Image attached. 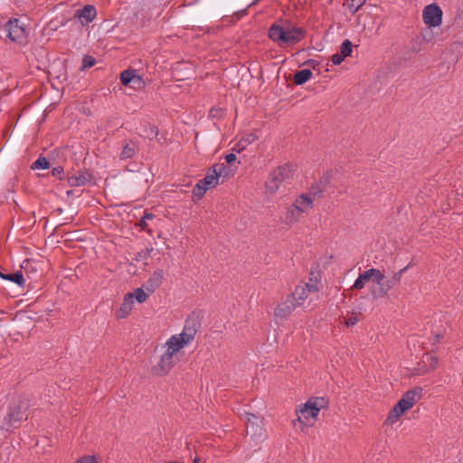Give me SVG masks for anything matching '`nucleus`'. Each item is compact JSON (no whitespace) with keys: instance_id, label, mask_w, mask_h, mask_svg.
<instances>
[{"instance_id":"1","label":"nucleus","mask_w":463,"mask_h":463,"mask_svg":"<svg viewBox=\"0 0 463 463\" xmlns=\"http://www.w3.org/2000/svg\"><path fill=\"white\" fill-rule=\"evenodd\" d=\"M33 406L32 400L28 395H23L14 399L8 405L7 412L4 417L0 428L11 430L21 426L24 420L29 416L30 408Z\"/></svg>"},{"instance_id":"2","label":"nucleus","mask_w":463,"mask_h":463,"mask_svg":"<svg viewBox=\"0 0 463 463\" xmlns=\"http://www.w3.org/2000/svg\"><path fill=\"white\" fill-rule=\"evenodd\" d=\"M306 34V31L286 20L283 24H273L269 29V37L275 43L293 45L299 43Z\"/></svg>"},{"instance_id":"3","label":"nucleus","mask_w":463,"mask_h":463,"mask_svg":"<svg viewBox=\"0 0 463 463\" xmlns=\"http://www.w3.org/2000/svg\"><path fill=\"white\" fill-rule=\"evenodd\" d=\"M0 38L22 43L26 41L27 31L19 19H10L0 27Z\"/></svg>"},{"instance_id":"4","label":"nucleus","mask_w":463,"mask_h":463,"mask_svg":"<svg viewBox=\"0 0 463 463\" xmlns=\"http://www.w3.org/2000/svg\"><path fill=\"white\" fill-rule=\"evenodd\" d=\"M293 175L292 166L288 164H285L274 169L269 175L266 181L265 186L267 192L269 194H275L279 188L280 184L290 179Z\"/></svg>"},{"instance_id":"5","label":"nucleus","mask_w":463,"mask_h":463,"mask_svg":"<svg viewBox=\"0 0 463 463\" xmlns=\"http://www.w3.org/2000/svg\"><path fill=\"white\" fill-rule=\"evenodd\" d=\"M219 184L218 175L210 168L202 180H200L193 189V196L196 199H201L206 191L211 188H214Z\"/></svg>"},{"instance_id":"6","label":"nucleus","mask_w":463,"mask_h":463,"mask_svg":"<svg viewBox=\"0 0 463 463\" xmlns=\"http://www.w3.org/2000/svg\"><path fill=\"white\" fill-rule=\"evenodd\" d=\"M422 18L428 26H439L442 21V11L436 4H430L423 9Z\"/></svg>"},{"instance_id":"7","label":"nucleus","mask_w":463,"mask_h":463,"mask_svg":"<svg viewBox=\"0 0 463 463\" xmlns=\"http://www.w3.org/2000/svg\"><path fill=\"white\" fill-rule=\"evenodd\" d=\"M200 326V323L194 318H188L185 320V324L182 333L179 335L189 344L194 339Z\"/></svg>"},{"instance_id":"8","label":"nucleus","mask_w":463,"mask_h":463,"mask_svg":"<svg viewBox=\"0 0 463 463\" xmlns=\"http://www.w3.org/2000/svg\"><path fill=\"white\" fill-rule=\"evenodd\" d=\"M296 307L297 304L294 303V299L288 296L285 301L277 306L274 315L277 317L287 318Z\"/></svg>"},{"instance_id":"9","label":"nucleus","mask_w":463,"mask_h":463,"mask_svg":"<svg viewBox=\"0 0 463 463\" xmlns=\"http://www.w3.org/2000/svg\"><path fill=\"white\" fill-rule=\"evenodd\" d=\"M163 279V269H156L145 282L143 288H145L148 293L152 294L156 291V289H157L161 286Z\"/></svg>"},{"instance_id":"10","label":"nucleus","mask_w":463,"mask_h":463,"mask_svg":"<svg viewBox=\"0 0 463 463\" xmlns=\"http://www.w3.org/2000/svg\"><path fill=\"white\" fill-rule=\"evenodd\" d=\"M174 354L165 351L160 357V361L156 368L158 374H167L174 366Z\"/></svg>"},{"instance_id":"11","label":"nucleus","mask_w":463,"mask_h":463,"mask_svg":"<svg viewBox=\"0 0 463 463\" xmlns=\"http://www.w3.org/2000/svg\"><path fill=\"white\" fill-rule=\"evenodd\" d=\"M315 290V287L309 284H306V286H297L294 292L289 297L294 299V303H296L298 307L303 303L311 291Z\"/></svg>"},{"instance_id":"12","label":"nucleus","mask_w":463,"mask_h":463,"mask_svg":"<svg viewBox=\"0 0 463 463\" xmlns=\"http://www.w3.org/2000/svg\"><path fill=\"white\" fill-rule=\"evenodd\" d=\"M373 283L376 284L375 287H373L371 288V295L373 299H379V298H384L390 291L389 285L387 283H385V276L383 272H382V278L379 279V281L374 280Z\"/></svg>"},{"instance_id":"13","label":"nucleus","mask_w":463,"mask_h":463,"mask_svg":"<svg viewBox=\"0 0 463 463\" xmlns=\"http://www.w3.org/2000/svg\"><path fill=\"white\" fill-rule=\"evenodd\" d=\"M96 15V8L91 5L83 6V8L77 10L75 14V16L80 20L81 24L92 22Z\"/></svg>"},{"instance_id":"14","label":"nucleus","mask_w":463,"mask_h":463,"mask_svg":"<svg viewBox=\"0 0 463 463\" xmlns=\"http://www.w3.org/2000/svg\"><path fill=\"white\" fill-rule=\"evenodd\" d=\"M326 405V402L323 397H316L309 399L306 402V410H310L311 417L316 419L318 415V412L322 408Z\"/></svg>"},{"instance_id":"15","label":"nucleus","mask_w":463,"mask_h":463,"mask_svg":"<svg viewBox=\"0 0 463 463\" xmlns=\"http://www.w3.org/2000/svg\"><path fill=\"white\" fill-rule=\"evenodd\" d=\"M188 343L178 334L172 335L166 342L167 352L175 354Z\"/></svg>"},{"instance_id":"16","label":"nucleus","mask_w":463,"mask_h":463,"mask_svg":"<svg viewBox=\"0 0 463 463\" xmlns=\"http://www.w3.org/2000/svg\"><path fill=\"white\" fill-rule=\"evenodd\" d=\"M133 304L132 296L130 293H127L120 308L117 312L118 317L124 318L128 317L133 308Z\"/></svg>"},{"instance_id":"17","label":"nucleus","mask_w":463,"mask_h":463,"mask_svg":"<svg viewBox=\"0 0 463 463\" xmlns=\"http://www.w3.org/2000/svg\"><path fill=\"white\" fill-rule=\"evenodd\" d=\"M293 206L298 207L301 213H306L313 207V199L309 195L302 194L295 201Z\"/></svg>"},{"instance_id":"18","label":"nucleus","mask_w":463,"mask_h":463,"mask_svg":"<svg viewBox=\"0 0 463 463\" xmlns=\"http://www.w3.org/2000/svg\"><path fill=\"white\" fill-rule=\"evenodd\" d=\"M422 388L415 387L411 390L407 391L402 397L407 401L410 406L412 408L413 405L421 398Z\"/></svg>"},{"instance_id":"19","label":"nucleus","mask_w":463,"mask_h":463,"mask_svg":"<svg viewBox=\"0 0 463 463\" xmlns=\"http://www.w3.org/2000/svg\"><path fill=\"white\" fill-rule=\"evenodd\" d=\"M301 213L298 210V207L293 206V204L288 208L283 222L286 224H292L297 222L299 220Z\"/></svg>"},{"instance_id":"20","label":"nucleus","mask_w":463,"mask_h":463,"mask_svg":"<svg viewBox=\"0 0 463 463\" xmlns=\"http://www.w3.org/2000/svg\"><path fill=\"white\" fill-rule=\"evenodd\" d=\"M137 151V147L134 142H132V141L127 142L125 144V146H123L122 151L120 153V159H122V160L130 159V158L134 157Z\"/></svg>"},{"instance_id":"21","label":"nucleus","mask_w":463,"mask_h":463,"mask_svg":"<svg viewBox=\"0 0 463 463\" xmlns=\"http://www.w3.org/2000/svg\"><path fill=\"white\" fill-rule=\"evenodd\" d=\"M312 71L308 69H303L294 74L293 81L296 85L306 83L312 77Z\"/></svg>"},{"instance_id":"22","label":"nucleus","mask_w":463,"mask_h":463,"mask_svg":"<svg viewBox=\"0 0 463 463\" xmlns=\"http://www.w3.org/2000/svg\"><path fill=\"white\" fill-rule=\"evenodd\" d=\"M359 276L364 282L369 280H372L373 282L374 280L379 281V279L382 278V271L380 269L371 268L365 270L364 273L360 274Z\"/></svg>"},{"instance_id":"23","label":"nucleus","mask_w":463,"mask_h":463,"mask_svg":"<svg viewBox=\"0 0 463 463\" xmlns=\"http://www.w3.org/2000/svg\"><path fill=\"white\" fill-rule=\"evenodd\" d=\"M35 262L31 260H24L21 265L23 273L26 275L28 279H33V275L36 273L37 269L34 267Z\"/></svg>"},{"instance_id":"24","label":"nucleus","mask_w":463,"mask_h":463,"mask_svg":"<svg viewBox=\"0 0 463 463\" xmlns=\"http://www.w3.org/2000/svg\"><path fill=\"white\" fill-rule=\"evenodd\" d=\"M4 279L12 281L20 287H24L25 283L24 275L22 270L16 271L12 274H7L6 276L4 277Z\"/></svg>"},{"instance_id":"25","label":"nucleus","mask_w":463,"mask_h":463,"mask_svg":"<svg viewBox=\"0 0 463 463\" xmlns=\"http://www.w3.org/2000/svg\"><path fill=\"white\" fill-rule=\"evenodd\" d=\"M212 168L218 175V179H220V177H228L232 174L231 167L223 163L216 164Z\"/></svg>"},{"instance_id":"26","label":"nucleus","mask_w":463,"mask_h":463,"mask_svg":"<svg viewBox=\"0 0 463 463\" xmlns=\"http://www.w3.org/2000/svg\"><path fill=\"white\" fill-rule=\"evenodd\" d=\"M297 412L299 414L298 415V418L292 421L295 427H297V423L303 424L302 419H305L307 420H308L309 419H313L311 417L310 410H306V403L303 405L302 408L297 411Z\"/></svg>"},{"instance_id":"27","label":"nucleus","mask_w":463,"mask_h":463,"mask_svg":"<svg viewBox=\"0 0 463 463\" xmlns=\"http://www.w3.org/2000/svg\"><path fill=\"white\" fill-rule=\"evenodd\" d=\"M159 135L158 128L154 125H145L143 129V136L148 139H153Z\"/></svg>"},{"instance_id":"28","label":"nucleus","mask_w":463,"mask_h":463,"mask_svg":"<svg viewBox=\"0 0 463 463\" xmlns=\"http://www.w3.org/2000/svg\"><path fill=\"white\" fill-rule=\"evenodd\" d=\"M88 182L85 175H72L68 178V183L71 186H82Z\"/></svg>"},{"instance_id":"29","label":"nucleus","mask_w":463,"mask_h":463,"mask_svg":"<svg viewBox=\"0 0 463 463\" xmlns=\"http://www.w3.org/2000/svg\"><path fill=\"white\" fill-rule=\"evenodd\" d=\"M136 71L132 69L125 70L120 73L121 83L125 86L129 85L133 80Z\"/></svg>"},{"instance_id":"30","label":"nucleus","mask_w":463,"mask_h":463,"mask_svg":"<svg viewBox=\"0 0 463 463\" xmlns=\"http://www.w3.org/2000/svg\"><path fill=\"white\" fill-rule=\"evenodd\" d=\"M129 293L132 296V300L136 299L138 303H144L148 298V294L144 291L143 288H138L134 293Z\"/></svg>"},{"instance_id":"31","label":"nucleus","mask_w":463,"mask_h":463,"mask_svg":"<svg viewBox=\"0 0 463 463\" xmlns=\"http://www.w3.org/2000/svg\"><path fill=\"white\" fill-rule=\"evenodd\" d=\"M353 50V44L350 40L345 39L340 45L341 56L345 58L351 55Z\"/></svg>"},{"instance_id":"32","label":"nucleus","mask_w":463,"mask_h":463,"mask_svg":"<svg viewBox=\"0 0 463 463\" xmlns=\"http://www.w3.org/2000/svg\"><path fill=\"white\" fill-rule=\"evenodd\" d=\"M330 182V176L326 174L324 175L318 184L321 185V187L317 191H313V196L320 195L327 187V184Z\"/></svg>"},{"instance_id":"33","label":"nucleus","mask_w":463,"mask_h":463,"mask_svg":"<svg viewBox=\"0 0 463 463\" xmlns=\"http://www.w3.org/2000/svg\"><path fill=\"white\" fill-rule=\"evenodd\" d=\"M49 167V161L43 156L37 158L32 165V169H48Z\"/></svg>"},{"instance_id":"34","label":"nucleus","mask_w":463,"mask_h":463,"mask_svg":"<svg viewBox=\"0 0 463 463\" xmlns=\"http://www.w3.org/2000/svg\"><path fill=\"white\" fill-rule=\"evenodd\" d=\"M154 250V249L151 248H146L139 252H137L135 257L133 258L136 261H142L147 260V258L150 256L151 252Z\"/></svg>"},{"instance_id":"35","label":"nucleus","mask_w":463,"mask_h":463,"mask_svg":"<svg viewBox=\"0 0 463 463\" xmlns=\"http://www.w3.org/2000/svg\"><path fill=\"white\" fill-rule=\"evenodd\" d=\"M365 2L366 0H350V3L347 4V7L352 14H355L365 4Z\"/></svg>"},{"instance_id":"36","label":"nucleus","mask_w":463,"mask_h":463,"mask_svg":"<svg viewBox=\"0 0 463 463\" xmlns=\"http://www.w3.org/2000/svg\"><path fill=\"white\" fill-rule=\"evenodd\" d=\"M402 415L397 412L395 410H391L385 421H384V424L386 425H392L395 421L398 420V419L401 417Z\"/></svg>"},{"instance_id":"37","label":"nucleus","mask_w":463,"mask_h":463,"mask_svg":"<svg viewBox=\"0 0 463 463\" xmlns=\"http://www.w3.org/2000/svg\"><path fill=\"white\" fill-rule=\"evenodd\" d=\"M96 64V60L90 56L85 55L82 59V64H81V70H86L88 68H90Z\"/></svg>"},{"instance_id":"38","label":"nucleus","mask_w":463,"mask_h":463,"mask_svg":"<svg viewBox=\"0 0 463 463\" xmlns=\"http://www.w3.org/2000/svg\"><path fill=\"white\" fill-rule=\"evenodd\" d=\"M154 218V215L153 213H145L144 216L142 217V219L139 221V227L142 229V230H146V227H147V222L146 221L147 220H152Z\"/></svg>"},{"instance_id":"39","label":"nucleus","mask_w":463,"mask_h":463,"mask_svg":"<svg viewBox=\"0 0 463 463\" xmlns=\"http://www.w3.org/2000/svg\"><path fill=\"white\" fill-rule=\"evenodd\" d=\"M134 88H142L145 86V81L141 78V76L135 74L133 80H131Z\"/></svg>"},{"instance_id":"40","label":"nucleus","mask_w":463,"mask_h":463,"mask_svg":"<svg viewBox=\"0 0 463 463\" xmlns=\"http://www.w3.org/2000/svg\"><path fill=\"white\" fill-rule=\"evenodd\" d=\"M52 176L56 177L59 180H62L63 178V168L61 166H56L52 170Z\"/></svg>"},{"instance_id":"41","label":"nucleus","mask_w":463,"mask_h":463,"mask_svg":"<svg viewBox=\"0 0 463 463\" xmlns=\"http://www.w3.org/2000/svg\"><path fill=\"white\" fill-rule=\"evenodd\" d=\"M397 404H398L399 409L403 410L405 412L411 408L410 406V404L407 402V401H405V399L403 397H402L398 401Z\"/></svg>"},{"instance_id":"42","label":"nucleus","mask_w":463,"mask_h":463,"mask_svg":"<svg viewBox=\"0 0 463 463\" xmlns=\"http://www.w3.org/2000/svg\"><path fill=\"white\" fill-rule=\"evenodd\" d=\"M256 139V136L254 134H249L247 135L245 137H243L240 143L238 144L241 145V143H244L245 145H250L251 144L252 142H254Z\"/></svg>"},{"instance_id":"43","label":"nucleus","mask_w":463,"mask_h":463,"mask_svg":"<svg viewBox=\"0 0 463 463\" xmlns=\"http://www.w3.org/2000/svg\"><path fill=\"white\" fill-rule=\"evenodd\" d=\"M76 463H96V458L94 456H84L80 458Z\"/></svg>"},{"instance_id":"44","label":"nucleus","mask_w":463,"mask_h":463,"mask_svg":"<svg viewBox=\"0 0 463 463\" xmlns=\"http://www.w3.org/2000/svg\"><path fill=\"white\" fill-rule=\"evenodd\" d=\"M345 57L341 56V53H335L331 57V61L334 65H339L344 61Z\"/></svg>"},{"instance_id":"45","label":"nucleus","mask_w":463,"mask_h":463,"mask_svg":"<svg viewBox=\"0 0 463 463\" xmlns=\"http://www.w3.org/2000/svg\"><path fill=\"white\" fill-rule=\"evenodd\" d=\"M409 267H410V264L408 266L404 267L403 269H400L399 271L394 272L393 273V280H401L402 275L407 271Z\"/></svg>"},{"instance_id":"46","label":"nucleus","mask_w":463,"mask_h":463,"mask_svg":"<svg viewBox=\"0 0 463 463\" xmlns=\"http://www.w3.org/2000/svg\"><path fill=\"white\" fill-rule=\"evenodd\" d=\"M358 322V318L356 316H351L350 317L345 319L346 326H353Z\"/></svg>"},{"instance_id":"47","label":"nucleus","mask_w":463,"mask_h":463,"mask_svg":"<svg viewBox=\"0 0 463 463\" xmlns=\"http://www.w3.org/2000/svg\"><path fill=\"white\" fill-rule=\"evenodd\" d=\"M364 281L358 276V278L355 279L354 284L353 285V288L355 289H362L364 287Z\"/></svg>"},{"instance_id":"48","label":"nucleus","mask_w":463,"mask_h":463,"mask_svg":"<svg viewBox=\"0 0 463 463\" xmlns=\"http://www.w3.org/2000/svg\"><path fill=\"white\" fill-rule=\"evenodd\" d=\"M223 114V110L222 109H212L210 110L211 117H221Z\"/></svg>"},{"instance_id":"49","label":"nucleus","mask_w":463,"mask_h":463,"mask_svg":"<svg viewBox=\"0 0 463 463\" xmlns=\"http://www.w3.org/2000/svg\"><path fill=\"white\" fill-rule=\"evenodd\" d=\"M224 158H225L226 163L231 165L233 162H235L237 157H236L235 154L230 153V154H227Z\"/></svg>"},{"instance_id":"50","label":"nucleus","mask_w":463,"mask_h":463,"mask_svg":"<svg viewBox=\"0 0 463 463\" xmlns=\"http://www.w3.org/2000/svg\"><path fill=\"white\" fill-rule=\"evenodd\" d=\"M401 280H393V274L390 279L385 278V283L389 285V289L391 290L394 284L400 283Z\"/></svg>"},{"instance_id":"51","label":"nucleus","mask_w":463,"mask_h":463,"mask_svg":"<svg viewBox=\"0 0 463 463\" xmlns=\"http://www.w3.org/2000/svg\"><path fill=\"white\" fill-rule=\"evenodd\" d=\"M251 427L252 430L254 432H256L257 430H255V427H254V422L252 421V420L250 418L249 415H247V430H249V428ZM259 428V425H256V429Z\"/></svg>"},{"instance_id":"52","label":"nucleus","mask_w":463,"mask_h":463,"mask_svg":"<svg viewBox=\"0 0 463 463\" xmlns=\"http://www.w3.org/2000/svg\"><path fill=\"white\" fill-rule=\"evenodd\" d=\"M438 364V358L437 357H430V365L432 369H434Z\"/></svg>"},{"instance_id":"53","label":"nucleus","mask_w":463,"mask_h":463,"mask_svg":"<svg viewBox=\"0 0 463 463\" xmlns=\"http://www.w3.org/2000/svg\"><path fill=\"white\" fill-rule=\"evenodd\" d=\"M321 185L318 183L314 184L310 188V194L313 195V191H317Z\"/></svg>"},{"instance_id":"54","label":"nucleus","mask_w":463,"mask_h":463,"mask_svg":"<svg viewBox=\"0 0 463 463\" xmlns=\"http://www.w3.org/2000/svg\"><path fill=\"white\" fill-rule=\"evenodd\" d=\"M395 410L397 412H399L401 415H402L405 411L402 409H399L398 404L396 403L395 406L392 409Z\"/></svg>"},{"instance_id":"55","label":"nucleus","mask_w":463,"mask_h":463,"mask_svg":"<svg viewBox=\"0 0 463 463\" xmlns=\"http://www.w3.org/2000/svg\"><path fill=\"white\" fill-rule=\"evenodd\" d=\"M440 337H441V335H436V336H435V343H439V342Z\"/></svg>"},{"instance_id":"56","label":"nucleus","mask_w":463,"mask_h":463,"mask_svg":"<svg viewBox=\"0 0 463 463\" xmlns=\"http://www.w3.org/2000/svg\"><path fill=\"white\" fill-rule=\"evenodd\" d=\"M260 0H254L251 4L249 5V7L255 5Z\"/></svg>"},{"instance_id":"57","label":"nucleus","mask_w":463,"mask_h":463,"mask_svg":"<svg viewBox=\"0 0 463 463\" xmlns=\"http://www.w3.org/2000/svg\"><path fill=\"white\" fill-rule=\"evenodd\" d=\"M163 140H164V141H165V137H162L157 138V141H158L159 143H163Z\"/></svg>"},{"instance_id":"58","label":"nucleus","mask_w":463,"mask_h":463,"mask_svg":"<svg viewBox=\"0 0 463 463\" xmlns=\"http://www.w3.org/2000/svg\"><path fill=\"white\" fill-rule=\"evenodd\" d=\"M6 275H7V274H4V273L0 272V277H1L2 279H4V277H5V276H6Z\"/></svg>"},{"instance_id":"59","label":"nucleus","mask_w":463,"mask_h":463,"mask_svg":"<svg viewBox=\"0 0 463 463\" xmlns=\"http://www.w3.org/2000/svg\"><path fill=\"white\" fill-rule=\"evenodd\" d=\"M193 463H199V459L197 458H194Z\"/></svg>"},{"instance_id":"60","label":"nucleus","mask_w":463,"mask_h":463,"mask_svg":"<svg viewBox=\"0 0 463 463\" xmlns=\"http://www.w3.org/2000/svg\"><path fill=\"white\" fill-rule=\"evenodd\" d=\"M250 416H251L254 420H258V418H257L255 415L250 414Z\"/></svg>"}]
</instances>
